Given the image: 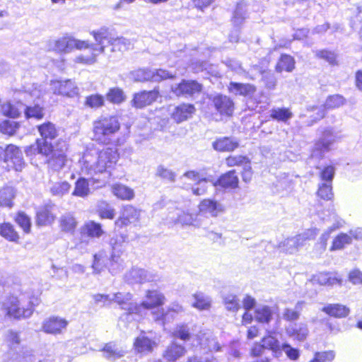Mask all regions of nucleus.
<instances>
[{
  "instance_id": "46",
  "label": "nucleus",
  "mask_w": 362,
  "mask_h": 362,
  "mask_svg": "<svg viewBox=\"0 0 362 362\" xmlns=\"http://www.w3.org/2000/svg\"><path fill=\"white\" fill-rule=\"evenodd\" d=\"M71 189V185L66 181L57 182L51 185L49 192L52 195L62 197L69 193Z\"/></svg>"
},
{
  "instance_id": "54",
  "label": "nucleus",
  "mask_w": 362,
  "mask_h": 362,
  "mask_svg": "<svg viewBox=\"0 0 362 362\" xmlns=\"http://www.w3.org/2000/svg\"><path fill=\"white\" fill-rule=\"evenodd\" d=\"M173 335L174 337L184 341H189L192 336L188 325L184 323L177 325L173 332Z\"/></svg>"
},
{
  "instance_id": "12",
  "label": "nucleus",
  "mask_w": 362,
  "mask_h": 362,
  "mask_svg": "<svg viewBox=\"0 0 362 362\" xmlns=\"http://www.w3.org/2000/svg\"><path fill=\"white\" fill-rule=\"evenodd\" d=\"M202 88V85L197 81L185 79L171 87L172 92L175 95L185 98L194 97L195 95L199 94Z\"/></svg>"
},
{
  "instance_id": "21",
  "label": "nucleus",
  "mask_w": 362,
  "mask_h": 362,
  "mask_svg": "<svg viewBox=\"0 0 362 362\" xmlns=\"http://www.w3.org/2000/svg\"><path fill=\"white\" fill-rule=\"evenodd\" d=\"M158 95L159 91L156 88L149 91L144 90L135 93L132 101V105L136 108H143L156 101Z\"/></svg>"
},
{
  "instance_id": "24",
  "label": "nucleus",
  "mask_w": 362,
  "mask_h": 362,
  "mask_svg": "<svg viewBox=\"0 0 362 362\" xmlns=\"http://www.w3.org/2000/svg\"><path fill=\"white\" fill-rule=\"evenodd\" d=\"M345 103V99L341 95H333L329 96L325 103L324 107H313V109L317 110V116L315 117V119H320L324 117L325 115V108L333 109L337 108L343 105Z\"/></svg>"
},
{
  "instance_id": "1",
  "label": "nucleus",
  "mask_w": 362,
  "mask_h": 362,
  "mask_svg": "<svg viewBox=\"0 0 362 362\" xmlns=\"http://www.w3.org/2000/svg\"><path fill=\"white\" fill-rule=\"evenodd\" d=\"M41 138L36 141V146L26 148L27 156L36 152L47 158L46 163L49 170L59 171L67 162L68 144L65 141L59 140L54 145L52 141L57 136V131L51 122L44 123L38 127Z\"/></svg>"
},
{
  "instance_id": "38",
  "label": "nucleus",
  "mask_w": 362,
  "mask_h": 362,
  "mask_svg": "<svg viewBox=\"0 0 362 362\" xmlns=\"http://www.w3.org/2000/svg\"><path fill=\"white\" fill-rule=\"evenodd\" d=\"M153 319L159 324L164 325L173 321L178 315L173 313L169 308L158 309L156 312H151Z\"/></svg>"
},
{
  "instance_id": "5",
  "label": "nucleus",
  "mask_w": 362,
  "mask_h": 362,
  "mask_svg": "<svg viewBox=\"0 0 362 362\" xmlns=\"http://www.w3.org/2000/svg\"><path fill=\"white\" fill-rule=\"evenodd\" d=\"M120 122L116 116H101L93 122V139L107 144L112 137L119 130Z\"/></svg>"
},
{
  "instance_id": "13",
  "label": "nucleus",
  "mask_w": 362,
  "mask_h": 362,
  "mask_svg": "<svg viewBox=\"0 0 362 362\" xmlns=\"http://www.w3.org/2000/svg\"><path fill=\"white\" fill-rule=\"evenodd\" d=\"M125 279L129 284H144L158 281L160 280V276L153 271L141 268H132L126 274Z\"/></svg>"
},
{
  "instance_id": "25",
  "label": "nucleus",
  "mask_w": 362,
  "mask_h": 362,
  "mask_svg": "<svg viewBox=\"0 0 362 362\" xmlns=\"http://www.w3.org/2000/svg\"><path fill=\"white\" fill-rule=\"evenodd\" d=\"M55 206L47 204L40 207L36 213V222L38 225L46 226L52 223L55 218L53 210Z\"/></svg>"
},
{
  "instance_id": "57",
  "label": "nucleus",
  "mask_w": 362,
  "mask_h": 362,
  "mask_svg": "<svg viewBox=\"0 0 362 362\" xmlns=\"http://www.w3.org/2000/svg\"><path fill=\"white\" fill-rule=\"evenodd\" d=\"M226 308L232 312H236L240 308V300L235 295L226 294L223 297Z\"/></svg>"
},
{
  "instance_id": "36",
  "label": "nucleus",
  "mask_w": 362,
  "mask_h": 362,
  "mask_svg": "<svg viewBox=\"0 0 362 362\" xmlns=\"http://www.w3.org/2000/svg\"><path fill=\"white\" fill-rule=\"evenodd\" d=\"M274 310L265 305H259L255 308V318L260 323H269L272 320Z\"/></svg>"
},
{
  "instance_id": "4",
  "label": "nucleus",
  "mask_w": 362,
  "mask_h": 362,
  "mask_svg": "<svg viewBox=\"0 0 362 362\" xmlns=\"http://www.w3.org/2000/svg\"><path fill=\"white\" fill-rule=\"evenodd\" d=\"M40 303L38 298L21 294L7 297L0 303L3 313L15 319L27 318L32 315L34 307Z\"/></svg>"
},
{
  "instance_id": "29",
  "label": "nucleus",
  "mask_w": 362,
  "mask_h": 362,
  "mask_svg": "<svg viewBox=\"0 0 362 362\" xmlns=\"http://www.w3.org/2000/svg\"><path fill=\"white\" fill-rule=\"evenodd\" d=\"M329 221H334L333 224L328 228V229L325 231L321 237H320V242L322 245H325L327 244V240L329 238L330 234L336 230L337 229L343 226L344 221L342 219H341L337 214L335 212V210L334 209H332L331 211L329 214Z\"/></svg>"
},
{
  "instance_id": "26",
  "label": "nucleus",
  "mask_w": 362,
  "mask_h": 362,
  "mask_svg": "<svg viewBox=\"0 0 362 362\" xmlns=\"http://www.w3.org/2000/svg\"><path fill=\"white\" fill-rule=\"evenodd\" d=\"M199 213L216 217L223 211L222 204L212 199H204L199 205Z\"/></svg>"
},
{
  "instance_id": "45",
  "label": "nucleus",
  "mask_w": 362,
  "mask_h": 362,
  "mask_svg": "<svg viewBox=\"0 0 362 362\" xmlns=\"http://www.w3.org/2000/svg\"><path fill=\"white\" fill-rule=\"evenodd\" d=\"M14 197L15 191L13 187H6L0 189V206L11 208Z\"/></svg>"
},
{
  "instance_id": "3",
  "label": "nucleus",
  "mask_w": 362,
  "mask_h": 362,
  "mask_svg": "<svg viewBox=\"0 0 362 362\" xmlns=\"http://www.w3.org/2000/svg\"><path fill=\"white\" fill-rule=\"evenodd\" d=\"M118 158L117 151L110 148L103 149L96 155L86 152L83 156L81 170L90 175L109 172L116 164Z\"/></svg>"
},
{
  "instance_id": "2",
  "label": "nucleus",
  "mask_w": 362,
  "mask_h": 362,
  "mask_svg": "<svg viewBox=\"0 0 362 362\" xmlns=\"http://www.w3.org/2000/svg\"><path fill=\"white\" fill-rule=\"evenodd\" d=\"M93 36L98 44H91L90 54H82L77 56L74 59L76 63L92 64L96 62V57L100 53L108 54V48L110 53L123 52L131 45L129 40L122 37H115L104 28L93 32Z\"/></svg>"
},
{
  "instance_id": "7",
  "label": "nucleus",
  "mask_w": 362,
  "mask_h": 362,
  "mask_svg": "<svg viewBox=\"0 0 362 362\" xmlns=\"http://www.w3.org/2000/svg\"><path fill=\"white\" fill-rule=\"evenodd\" d=\"M145 298L144 300L140 303H137L136 305L134 307L136 313L134 320L136 321L144 317L148 311L163 305L165 301V296L157 290H148L146 292Z\"/></svg>"
},
{
  "instance_id": "33",
  "label": "nucleus",
  "mask_w": 362,
  "mask_h": 362,
  "mask_svg": "<svg viewBox=\"0 0 362 362\" xmlns=\"http://www.w3.org/2000/svg\"><path fill=\"white\" fill-rule=\"evenodd\" d=\"M228 91L235 95L247 96L255 93L256 88L249 83L230 82L228 85Z\"/></svg>"
},
{
  "instance_id": "62",
  "label": "nucleus",
  "mask_w": 362,
  "mask_h": 362,
  "mask_svg": "<svg viewBox=\"0 0 362 362\" xmlns=\"http://www.w3.org/2000/svg\"><path fill=\"white\" fill-rule=\"evenodd\" d=\"M16 221L25 233H28L30 232L31 221L30 217H28L24 212L18 213L16 217Z\"/></svg>"
},
{
  "instance_id": "31",
  "label": "nucleus",
  "mask_w": 362,
  "mask_h": 362,
  "mask_svg": "<svg viewBox=\"0 0 362 362\" xmlns=\"http://www.w3.org/2000/svg\"><path fill=\"white\" fill-rule=\"evenodd\" d=\"M185 352L186 349L184 346L173 342L166 348L163 356L168 361H175Z\"/></svg>"
},
{
  "instance_id": "27",
  "label": "nucleus",
  "mask_w": 362,
  "mask_h": 362,
  "mask_svg": "<svg viewBox=\"0 0 362 362\" xmlns=\"http://www.w3.org/2000/svg\"><path fill=\"white\" fill-rule=\"evenodd\" d=\"M103 356L110 361H115L123 357L126 351L115 342L106 344L102 349Z\"/></svg>"
},
{
  "instance_id": "48",
  "label": "nucleus",
  "mask_w": 362,
  "mask_h": 362,
  "mask_svg": "<svg viewBox=\"0 0 362 362\" xmlns=\"http://www.w3.org/2000/svg\"><path fill=\"white\" fill-rule=\"evenodd\" d=\"M92 267L95 273H100L104 267L107 268V256L105 251L101 250L94 255Z\"/></svg>"
},
{
  "instance_id": "16",
  "label": "nucleus",
  "mask_w": 362,
  "mask_h": 362,
  "mask_svg": "<svg viewBox=\"0 0 362 362\" xmlns=\"http://www.w3.org/2000/svg\"><path fill=\"white\" fill-rule=\"evenodd\" d=\"M4 161L7 163L8 167L12 168L16 171H21L25 165L21 151L12 144L8 145L5 148Z\"/></svg>"
},
{
  "instance_id": "19",
  "label": "nucleus",
  "mask_w": 362,
  "mask_h": 362,
  "mask_svg": "<svg viewBox=\"0 0 362 362\" xmlns=\"http://www.w3.org/2000/svg\"><path fill=\"white\" fill-rule=\"evenodd\" d=\"M140 217V211L137 210L132 205L125 206L119 218L115 221V225L119 228L129 224L136 223Z\"/></svg>"
},
{
  "instance_id": "37",
  "label": "nucleus",
  "mask_w": 362,
  "mask_h": 362,
  "mask_svg": "<svg viewBox=\"0 0 362 362\" xmlns=\"http://www.w3.org/2000/svg\"><path fill=\"white\" fill-rule=\"evenodd\" d=\"M20 100H23L25 103H28L30 101L35 102L36 99H39L42 95V90L40 89V86L37 84H33L31 87L28 88L25 90L20 91Z\"/></svg>"
},
{
  "instance_id": "43",
  "label": "nucleus",
  "mask_w": 362,
  "mask_h": 362,
  "mask_svg": "<svg viewBox=\"0 0 362 362\" xmlns=\"http://www.w3.org/2000/svg\"><path fill=\"white\" fill-rule=\"evenodd\" d=\"M352 237L358 238V237L354 233L352 230L350 231V235L346 233H340L334 239L331 250H336L344 248L345 245L351 243Z\"/></svg>"
},
{
  "instance_id": "23",
  "label": "nucleus",
  "mask_w": 362,
  "mask_h": 362,
  "mask_svg": "<svg viewBox=\"0 0 362 362\" xmlns=\"http://www.w3.org/2000/svg\"><path fill=\"white\" fill-rule=\"evenodd\" d=\"M238 146L239 141L234 137H220L212 142L213 148L219 152H230Z\"/></svg>"
},
{
  "instance_id": "39",
  "label": "nucleus",
  "mask_w": 362,
  "mask_h": 362,
  "mask_svg": "<svg viewBox=\"0 0 362 362\" xmlns=\"http://www.w3.org/2000/svg\"><path fill=\"white\" fill-rule=\"evenodd\" d=\"M81 233L90 238H100L104 231L100 223L89 221L82 227Z\"/></svg>"
},
{
  "instance_id": "50",
  "label": "nucleus",
  "mask_w": 362,
  "mask_h": 362,
  "mask_svg": "<svg viewBox=\"0 0 362 362\" xmlns=\"http://www.w3.org/2000/svg\"><path fill=\"white\" fill-rule=\"evenodd\" d=\"M107 268L109 272L112 274H116L123 269V261L120 258L119 255H111V257L107 258Z\"/></svg>"
},
{
  "instance_id": "8",
  "label": "nucleus",
  "mask_w": 362,
  "mask_h": 362,
  "mask_svg": "<svg viewBox=\"0 0 362 362\" xmlns=\"http://www.w3.org/2000/svg\"><path fill=\"white\" fill-rule=\"evenodd\" d=\"M175 74L165 69H139L131 72V77L134 81L144 82L151 81L160 82L167 78H173Z\"/></svg>"
},
{
  "instance_id": "61",
  "label": "nucleus",
  "mask_w": 362,
  "mask_h": 362,
  "mask_svg": "<svg viewBox=\"0 0 362 362\" xmlns=\"http://www.w3.org/2000/svg\"><path fill=\"white\" fill-rule=\"evenodd\" d=\"M18 122L13 120H5L0 124V131L3 134L8 135H13L18 129Z\"/></svg>"
},
{
  "instance_id": "40",
  "label": "nucleus",
  "mask_w": 362,
  "mask_h": 362,
  "mask_svg": "<svg viewBox=\"0 0 362 362\" xmlns=\"http://www.w3.org/2000/svg\"><path fill=\"white\" fill-rule=\"evenodd\" d=\"M90 193L89 183L87 179L84 177L78 178L75 182L74 189L72 195L78 197H86Z\"/></svg>"
},
{
  "instance_id": "47",
  "label": "nucleus",
  "mask_w": 362,
  "mask_h": 362,
  "mask_svg": "<svg viewBox=\"0 0 362 362\" xmlns=\"http://www.w3.org/2000/svg\"><path fill=\"white\" fill-rule=\"evenodd\" d=\"M194 301L192 306L199 310H208L211 307V300L203 293H197L194 294Z\"/></svg>"
},
{
  "instance_id": "35",
  "label": "nucleus",
  "mask_w": 362,
  "mask_h": 362,
  "mask_svg": "<svg viewBox=\"0 0 362 362\" xmlns=\"http://www.w3.org/2000/svg\"><path fill=\"white\" fill-rule=\"evenodd\" d=\"M128 243V236L125 234H115L110 240L113 255H121L125 250L126 244Z\"/></svg>"
},
{
  "instance_id": "6",
  "label": "nucleus",
  "mask_w": 362,
  "mask_h": 362,
  "mask_svg": "<svg viewBox=\"0 0 362 362\" xmlns=\"http://www.w3.org/2000/svg\"><path fill=\"white\" fill-rule=\"evenodd\" d=\"M339 138L338 134L332 128L320 127L317 129V139L312 149L311 156L322 159L326 153L332 149Z\"/></svg>"
},
{
  "instance_id": "55",
  "label": "nucleus",
  "mask_w": 362,
  "mask_h": 362,
  "mask_svg": "<svg viewBox=\"0 0 362 362\" xmlns=\"http://www.w3.org/2000/svg\"><path fill=\"white\" fill-rule=\"evenodd\" d=\"M23 111L27 118L40 119L44 116L42 108L38 104H35L34 106L24 104Z\"/></svg>"
},
{
  "instance_id": "34",
  "label": "nucleus",
  "mask_w": 362,
  "mask_h": 362,
  "mask_svg": "<svg viewBox=\"0 0 362 362\" xmlns=\"http://www.w3.org/2000/svg\"><path fill=\"white\" fill-rule=\"evenodd\" d=\"M322 311L331 317L338 318L346 317L350 313L349 308L338 303L328 304L322 308Z\"/></svg>"
},
{
  "instance_id": "41",
  "label": "nucleus",
  "mask_w": 362,
  "mask_h": 362,
  "mask_svg": "<svg viewBox=\"0 0 362 362\" xmlns=\"http://www.w3.org/2000/svg\"><path fill=\"white\" fill-rule=\"evenodd\" d=\"M270 117L274 120L286 123L293 117V113L286 107L272 108L270 110Z\"/></svg>"
},
{
  "instance_id": "22",
  "label": "nucleus",
  "mask_w": 362,
  "mask_h": 362,
  "mask_svg": "<svg viewBox=\"0 0 362 362\" xmlns=\"http://www.w3.org/2000/svg\"><path fill=\"white\" fill-rule=\"evenodd\" d=\"M286 333L293 340L304 341L309 334V329L305 323H292L286 327Z\"/></svg>"
},
{
  "instance_id": "49",
  "label": "nucleus",
  "mask_w": 362,
  "mask_h": 362,
  "mask_svg": "<svg viewBox=\"0 0 362 362\" xmlns=\"http://www.w3.org/2000/svg\"><path fill=\"white\" fill-rule=\"evenodd\" d=\"M23 107L24 104L22 101L20 102L19 107H16L11 103H6L2 105L1 112L6 116L15 118L23 111Z\"/></svg>"
},
{
  "instance_id": "58",
  "label": "nucleus",
  "mask_w": 362,
  "mask_h": 362,
  "mask_svg": "<svg viewBox=\"0 0 362 362\" xmlns=\"http://www.w3.org/2000/svg\"><path fill=\"white\" fill-rule=\"evenodd\" d=\"M317 196L325 200H331L333 198L332 184L322 182L319 184Z\"/></svg>"
},
{
  "instance_id": "11",
  "label": "nucleus",
  "mask_w": 362,
  "mask_h": 362,
  "mask_svg": "<svg viewBox=\"0 0 362 362\" xmlns=\"http://www.w3.org/2000/svg\"><path fill=\"white\" fill-rule=\"evenodd\" d=\"M133 296L130 293H121L118 292L114 293L112 296V302L117 303L121 309L126 311L121 317L122 320H134L136 317V313L134 307L136 305L137 303L132 301Z\"/></svg>"
},
{
  "instance_id": "28",
  "label": "nucleus",
  "mask_w": 362,
  "mask_h": 362,
  "mask_svg": "<svg viewBox=\"0 0 362 362\" xmlns=\"http://www.w3.org/2000/svg\"><path fill=\"white\" fill-rule=\"evenodd\" d=\"M238 177L235 175V171L233 170L222 175L215 182H213L212 185L214 187L220 186L223 188L235 189L238 187Z\"/></svg>"
},
{
  "instance_id": "60",
  "label": "nucleus",
  "mask_w": 362,
  "mask_h": 362,
  "mask_svg": "<svg viewBox=\"0 0 362 362\" xmlns=\"http://www.w3.org/2000/svg\"><path fill=\"white\" fill-rule=\"evenodd\" d=\"M104 98L99 94H94L86 98L85 105L90 108H99L104 105Z\"/></svg>"
},
{
  "instance_id": "52",
  "label": "nucleus",
  "mask_w": 362,
  "mask_h": 362,
  "mask_svg": "<svg viewBox=\"0 0 362 362\" xmlns=\"http://www.w3.org/2000/svg\"><path fill=\"white\" fill-rule=\"evenodd\" d=\"M107 100L115 104H120L126 99L124 91L119 88H112L106 94Z\"/></svg>"
},
{
  "instance_id": "14",
  "label": "nucleus",
  "mask_w": 362,
  "mask_h": 362,
  "mask_svg": "<svg viewBox=\"0 0 362 362\" xmlns=\"http://www.w3.org/2000/svg\"><path fill=\"white\" fill-rule=\"evenodd\" d=\"M211 105L222 116L230 117L234 112V102L228 96L220 93L210 97Z\"/></svg>"
},
{
  "instance_id": "9",
  "label": "nucleus",
  "mask_w": 362,
  "mask_h": 362,
  "mask_svg": "<svg viewBox=\"0 0 362 362\" xmlns=\"http://www.w3.org/2000/svg\"><path fill=\"white\" fill-rule=\"evenodd\" d=\"M318 232L319 230L317 228L308 229L301 234L285 240L279 244V247L283 252L293 254L296 252L300 247L303 245L305 241L314 239L318 234Z\"/></svg>"
},
{
  "instance_id": "53",
  "label": "nucleus",
  "mask_w": 362,
  "mask_h": 362,
  "mask_svg": "<svg viewBox=\"0 0 362 362\" xmlns=\"http://www.w3.org/2000/svg\"><path fill=\"white\" fill-rule=\"evenodd\" d=\"M294 64L295 62L292 57L287 54H283L281 55L276 69L279 72H281L284 70L290 72L294 69Z\"/></svg>"
},
{
  "instance_id": "10",
  "label": "nucleus",
  "mask_w": 362,
  "mask_h": 362,
  "mask_svg": "<svg viewBox=\"0 0 362 362\" xmlns=\"http://www.w3.org/2000/svg\"><path fill=\"white\" fill-rule=\"evenodd\" d=\"M90 45L88 41L79 40L71 36H64L54 41L52 49L60 53H69L74 49L79 50L88 49L90 52Z\"/></svg>"
},
{
  "instance_id": "30",
  "label": "nucleus",
  "mask_w": 362,
  "mask_h": 362,
  "mask_svg": "<svg viewBox=\"0 0 362 362\" xmlns=\"http://www.w3.org/2000/svg\"><path fill=\"white\" fill-rule=\"evenodd\" d=\"M195 111V107L191 104H182L175 107L173 113V119L178 123L191 117Z\"/></svg>"
},
{
  "instance_id": "59",
  "label": "nucleus",
  "mask_w": 362,
  "mask_h": 362,
  "mask_svg": "<svg viewBox=\"0 0 362 362\" xmlns=\"http://www.w3.org/2000/svg\"><path fill=\"white\" fill-rule=\"evenodd\" d=\"M335 358L333 351H316L309 362H332Z\"/></svg>"
},
{
  "instance_id": "20",
  "label": "nucleus",
  "mask_w": 362,
  "mask_h": 362,
  "mask_svg": "<svg viewBox=\"0 0 362 362\" xmlns=\"http://www.w3.org/2000/svg\"><path fill=\"white\" fill-rule=\"evenodd\" d=\"M196 339L197 341V344L203 350H208L211 352L214 351H221V345L209 332L200 331L197 334H196Z\"/></svg>"
},
{
  "instance_id": "56",
  "label": "nucleus",
  "mask_w": 362,
  "mask_h": 362,
  "mask_svg": "<svg viewBox=\"0 0 362 362\" xmlns=\"http://www.w3.org/2000/svg\"><path fill=\"white\" fill-rule=\"evenodd\" d=\"M246 17V8L243 3H239L233 13V23L235 27H239Z\"/></svg>"
},
{
  "instance_id": "17",
  "label": "nucleus",
  "mask_w": 362,
  "mask_h": 362,
  "mask_svg": "<svg viewBox=\"0 0 362 362\" xmlns=\"http://www.w3.org/2000/svg\"><path fill=\"white\" fill-rule=\"evenodd\" d=\"M50 87L54 94L68 97H73L78 94V88L74 82L71 80L52 81Z\"/></svg>"
},
{
  "instance_id": "44",
  "label": "nucleus",
  "mask_w": 362,
  "mask_h": 362,
  "mask_svg": "<svg viewBox=\"0 0 362 362\" xmlns=\"http://www.w3.org/2000/svg\"><path fill=\"white\" fill-rule=\"evenodd\" d=\"M76 225V218L71 213H66L60 217L59 226L63 231L73 232Z\"/></svg>"
},
{
  "instance_id": "51",
  "label": "nucleus",
  "mask_w": 362,
  "mask_h": 362,
  "mask_svg": "<svg viewBox=\"0 0 362 362\" xmlns=\"http://www.w3.org/2000/svg\"><path fill=\"white\" fill-rule=\"evenodd\" d=\"M0 234L9 241L17 242L19 239L13 226L8 223H4L0 226Z\"/></svg>"
},
{
  "instance_id": "18",
  "label": "nucleus",
  "mask_w": 362,
  "mask_h": 362,
  "mask_svg": "<svg viewBox=\"0 0 362 362\" xmlns=\"http://www.w3.org/2000/svg\"><path fill=\"white\" fill-rule=\"evenodd\" d=\"M68 321L60 317H50L42 323V330L47 334H60L66 329Z\"/></svg>"
},
{
  "instance_id": "32",
  "label": "nucleus",
  "mask_w": 362,
  "mask_h": 362,
  "mask_svg": "<svg viewBox=\"0 0 362 362\" xmlns=\"http://www.w3.org/2000/svg\"><path fill=\"white\" fill-rule=\"evenodd\" d=\"M170 218L175 223L182 225H192L198 226L194 216L193 214L186 213L180 209H176L175 213H170Z\"/></svg>"
},
{
  "instance_id": "42",
  "label": "nucleus",
  "mask_w": 362,
  "mask_h": 362,
  "mask_svg": "<svg viewBox=\"0 0 362 362\" xmlns=\"http://www.w3.org/2000/svg\"><path fill=\"white\" fill-rule=\"evenodd\" d=\"M112 193L117 198L123 200H131L134 197V190L122 184H116L113 185Z\"/></svg>"
},
{
  "instance_id": "15",
  "label": "nucleus",
  "mask_w": 362,
  "mask_h": 362,
  "mask_svg": "<svg viewBox=\"0 0 362 362\" xmlns=\"http://www.w3.org/2000/svg\"><path fill=\"white\" fill-rule=\"evenodd\" d=\"M158 346L156 339L152 333H146L142 332L134 342V346L136 352L142 355H146L151 353L154 348Z\"/></svg>"
},
{
  "instance_id": "63",
  "label": "nucleus",
  "mask_w": 362,
  "mask_h": 362,
  "mask_svg": "<svg viewBox=\"0 0 362 362\" xmlns=\"http://www.w3.org/2000/svg\"><path fill=\"white\" fill-rule=\"evenodd\" d=\"M335 175V168L332 165H327L320 173V180L323 182L332 183Z\"/></svg>"
},
{
  "instance_id": "64",
  "label": "nucleus",
  "mask_w": 362,
  "mask_h": 362,
  "mask_svg": "<svg viewBox=\"0 0 362 362\" xmlns=\"http://www.w3.org/2000/svg\"><path fill=\"white\" fill-rule=\"evenodd\" d=\"M98 213L102 218L113 219L115 216L114 209L105 202H102L98 206Z\"/></svg>"
}]
</instances>
